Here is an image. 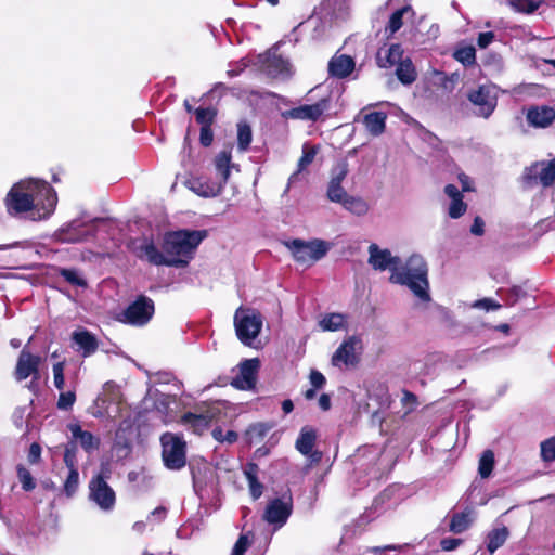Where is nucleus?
Returning a JSON list of instances; mask_svg holds the SVG:
<instances>
[{
  "instance_id": "f257e3e1",
  "label": "nucleus",
  "mask_w": 555,
  "mask_h": 555,
  "mask_svg": "<svg viewBox=\"0 0 555 555\" xmlns=\"http://www.w3.org/2000/svg\"><path fill=\"white\" fill-rule=\"evenodd\" d=\"M4 202L10 216L42 221L54 212L57 195L48 182L30 178L15 183Z\"/></svg>"
},
{
  "instance_id": "f03ea898",
  "label": "nucleus",
  "mask_w": 555,
  "mask_h": 555,
  "mask_svg": "<svg viewBox=\"0 0 555 555\" xmlns=\"http://www.w3.org/2000/svg\"><path fill=\"white\" fill-rule=\"evenodd\" d=\"M390 282L406 286L423 302L431 300L429 294L428 266L417 254L412 255L404 266H398L390 275Z\"/></svg>"
},
{
  "instance_id": "7ed1b4c3",
  "label": "nucleus",
  "mask_w": 555,
  "mask_h": 555,
  "mask_svg": "<svg viewBox=\"0 0 555 555\" xmlns=\"http://www.w3.org/2000/svg\"><path fill=\"white\" fill-rule=\"evenodd\" d=\"M206 236V230L170 232L164 237L163 249L168 258H178L181 261L178 268H183L193 258L194 251Z\"/></svg>"
},
{
  "instance_id": "20e7f679",
  "label": "nucleus",
  "mask_w": 555,
  "mask_h": 555,
  "mask_svg": "<svg viewBox=\"0 0 555 555\" xmlns=\"http://www.w3.org/2000/svg\"><path fill=\"white\" fill-rule=\"evenodd\" d=\"M285 246L292 253L295 261L306 267H310L322 259L331 249V244L320 238L311 241L295 238L286 242Z\"/></svg>"
},
{
  "instance_id": "39448f33",
  "label": "nucleus",
  "mask_w": 555,
  "mask_h": 555,
  "mask_svg": "<svg viewBox=\"0 0 555 555\" xmlns=\"http://www.w3.org/2000/svg\"><path fill=\"white\" fill-rule=\"evenodd\" d=\"M234 327L237 338L245 346H251L262 328L261 313L251 308L240 307L234 313Z\"/></svg>"
},
{
  "instance_id": "423d86ee",
  "label": "nucleus",
  "mask_w": 555,
  "mask_h": 555,
  "mask_svg": "<svg viewBox=\"0 0 555 555\" xmlns=\"http://www.w3.org/2000/svg\"><path fill=\"white\" fill-rule=\"evenodd\" d=\"M162 459L166 468L180 470L186 464V443L183 438L172 433L160 436Z\"/></svg>"
},
{
  "instance_id": "0eeeda50",
  "label": "nucleus",
  "mask_w": 555,
  "mask_h": 555,
  "mask_svg": "<svg viewBox=\"0 0 555 555\" xmlns=\"http://www.w3.org/2000/svg\"><path fill=\"white\" fill-rule=\"evenodd\" d=\"M154 312V301L145 295H140L122 310L118 320L132 326H144L151 321Z\"/></svg>"
},
{
  "instance_id": "6e6552de",
  "label": "nucleus",
  "mask_w": 555,
  "mask_h": 555,
  "mask_svg": "<svg viewBox=\"0 0 555 555\" xmlns=\"http://www.w3.org/2000/svg\"><path fill=\"white\" fill-rule=\"evenodd\" d=\"M107 476L99 474L89 481V500L102 512H112L116 504V493L105 480Z\"/></svg>"
},
{
  "instance_id": "1a4fd4ad",
  "label": "nucleus",
  "mask_w": 555,
  "mask_h": 555,
  "mask_svg": "<svg viewBox=\"0 0 555 555\" xmlns=\"http://www.w3.org/2000/svg\"><path fill=\"white\" fill-rule=\"evenodd\" d=\"M293 512V496L289 492L268 502L263 513V520L273 526L274 530L281 529L288 520Z\"/></svg>"
},
{
  "instance_id": "9d476101",
  "label": "nucleus",
  "mask_w": 555,
  "mask_h": 555,
  "mask_svg": "<svg viewBox=\"0 0 555 555\" xmlns=\"http://www.w3.org/2000/svg\"><path fill=\"white\" fill-rule=\"evenodd\" d=\"M363 346L359 336L352 335L345 339L332 356L334 366H354L360 361Z\"/></svg>"
},
{
  "instance_id": "9b49d317",
  "label": "nucleus",
  "mask_w": 555,
  "mask_h": 555,
  "mask_svg": "<svg viewBox=\"0 0 555 555\" xmlns=\"http://www.w3.org/2000/svg\"><path fill=\"white\" fill-rule=\"evenodd\" d=\"M522 181L527 188L538 184H542L544 188L551 186L555 182V158L547 163H535L527 168Z\"/></svg>"
},
{
  "instance_id": "f8f14e48",
  "label": "nucleus",
  "mask_w": 555,
  "mask_h": 555,
  "mask_svg": "<svg viewBox=\"0 0 555 555\" xmlns=\"http://www.w3.org/2000/svg\"><path fill=\"white\" fill-rule=\"evenodd\" d=\"M330 96H322L315 103L304 104L291 108L284 113V117L298 120L317 121L326 111L330 109Z\"/></svg>"
},
{
  "instance_id": "ddd939ff",
  "label": "nucleus",
  "mask_w": 555,
  "mask_h": 555,
  "mask_svg": "<svg viewBox=\"0 0 555 555\" xmlns=\"http://www.w3.org/2000/svg\"><path fill=\"white\" fill-rule=\"evenodd\" d=\"M193 488L201 500L207 499L217 490L216 470L207 465L192 470Z\"/></svg>"
},
{
  "instance_id": "4468645a",
  "label": "nucleus",
  "mask_w": 555,
  "mask_h": 555,
  "mask_svg": "<svg viewBox=\"0 0 555 555\" xmlns=\"http://www.w3.org/2000/svg\"><path fill=\"white\" fill-rule=\"evenodd\" d=\"M467 98L477 107L475 113L480 117L488 118L496 107V96L488 86L470 90Z\"/></svg>"
},
{
  "instance_id": "2eb2a0df",
  "label": "nucleus",
  "mask_w": 555,
  "mask_h": 555,
  "mask_svg": "<svg viewBox=\"0 0 555 555\" xmlns=\"http://www.w3.org/2000/svg\"><path fill=\"white\" fill-rule=\"evenodd\" d=\"M524 113L528 126L534 129H545L555 122V108L548 105H530Z\"/></svg>"
},
{
  "instance_id": "dca6fc26",
  "label": "nucleus",
  "mask_w": 555,
  "mask_h": 555,
  "mask_svg": "<svg viewBox=\"0 0 555 555\" xmlns=\"http://www.w3.org/2000/svg\"><path fill=\"white\" fill-rule=\"evenodd\" d=\"M369 264L377 271L390 270L391 273L400 266L401 260L392 256L389 249H382L373 243L369 246Z\"/></svg>"
},
{
  "instance_id": "f3484780",
  "label": "nucleus",
  "mask_w": 555,
  "mask_h": 555,
  "mask_svg": "<svg viewBox=\"0 0 555 555\" xmlns=\"http://www.w3.org/2000/svg\"><path fill=\"white\" fill-rule=\"evenodd\" d=\"M260 366V361L255 359H247L240 363L238 374L232 379L231 385L241 390H250L256 385L257 372Z\"/></svg>"
},
{
  "instance_id": "a211bd4d",
  "label": "nucleus",
  "mask_w": 555,
  "mask_h": 555,
  "mask_svg": "<svg viewBox=\"0 0 555 555\" xmlns=\"http://www.w3.org/2000/svg\"><path fill=\"white\" fill-rule=\"evenodd\" d=\"M315 441L317 431L310 426H304L295 443L296 450L307 456L311 463H319L322 459V453L313 450Z\"/></svg>"
},
{
  "instance_id": "6ab92c4d",
  "label": "nucleus",
  "mask_w": 555,
  "mask_h": 555,
  "mask_svg": "<svg viewBox=\"0 0 555 555\" xmlns=\"http://www.w3.org/2000/svg\"><path fill=\"white\" fill-rule=\"evenodd\" d=\"M40 362L41 358L39 356H34L24 348L21 351L16 363V379L24 380L29 376H34V378H39Z\"/></svg>"
},
{
  "instance_id": "aec40b11",
  "label": "nucleus",
  "mask_w": 555,
  "mask_h": 555,
  "mask_svg": "<svg viewBox=\"0 0 555 555\" xmlns=\"http://www.w3.org/2000/svg\"><path fill=\"white\" fill-rule=\"evenodd\" d=\"M184 185L196 195L205 198L218 196L223 188L221 183L203 177H191Z\"/></svg>"
},
{
  "instance_id": "412c9836",
  "label": "nucleus",
  "mask_w": 555,
  "mask_h": 555,
  "mask_svg": "<svg viewBox=\"0 0 555 555\" xmlns=\"http://www.w3.org/2000/svg\"><path fill=\"white\" fill-rule=\"evenodd\" d=\"M141 257H144L154 266H167L178 268L181 261L178 258H168L166 253H162L153 242H144L141 247Z\"/></svg>"
},
{
  "instance_id": "4be33fe9",
  "label": "nucleus",
  "mask_w": 555,
  "mask_h": 555,
  "mask_svg": "<svg viewBox=\"0 0 555 555\" xmlns=\"http://www.w3.org/2000/svg\"><path fill=\"white\" fill-rule=\"evenodd\" d=\"M264 69L272 77H288L291 64L288 60L276 54V51L269 50L263 61Z\"/></svg>"
},
{
  "instance_id": "5701e85b",
  "label": "nucleus",
  "mask_w": 555,
  "mask_h": 555,
  "mask_svg": "<svg viewBox=\"0 0 555 555\" xmlns=\"http://www.w3.org/2000/svg\"><path fill=\"white\" fill-rule=\"evenodd\" d=\"M354 60L346 54H335L328 62V74L335 78H346L354 69Z\"/></svg>"
},
{
  "instance_id": "b1692460",
  "label": "nucleus",
  "mask_w": 555,
  "mask_h": 555,
  "mask_svg": "<svg viewBox=\"0 0 555 555\" xmlns=\"http://www.w3.org/2000/svg\"><path fill=\"white\" fill-rule=\"evenodd\" d=\"M214 165L216 169V175L218 177L216 181L218 183H221L222 188H224L230 178L231 169L237 167L234 163H232L231 151L223 150L219 152L214 159Z\"/></svg>"
},
{
  "instance_id": "393cba45",
  "label": "nucleus",
  "mask_w": 555,
  "mask_h": 555,
  "mask_svg": "<svg viewBox=\"0 0 555 555\" xmlns=\"http://www.w3.org/2000/svg\"><path fill=\"white\" fill-rule=\"evenodd\" d=\"M72 339L77 346V350L82 357L87 358L93 354L99 347L96 337L87 330H77L72 334Z\"/></svg>"
},
{
  "instance_id": "a878e982",
  "label": "nucleus",
  "mask_w": 555,
  "mask_h": 555,
  "mask_svg": "<svg viewBox=\"0 0 555 555\" xmlns=\"http://www.w3.org/2000/svg\"><path fill=\"white\" fill-rule=\"evenodd\" d=\"M444 193L451 199L448 208V215L452 219L462 217L467 209L466 203L463 201L461 191L454 184H448L444 186Z\"/></svg>"
},
{
  "instance_id": "bb28decb",
  "label": "nucleus",
  "mask_w": 555,
  "mask_h": 555,
  "mask_svg": "<svg viewBox=\"0 0 555 555\" xmlns=\"http://www.w3.org/2000/svg\"><path fill=\"white\" fill-rule=\"evenodd\" d=\"M403 49L395 43L388 48H382L377 52V63L380 67L387 68L402 62Z\"/></svg>"
},
{
  "instance_id": "cd10ccee",
  "label": "nucleus",
  "mask_w": 555,
  "mask_h": 555,
  "mask_svg": "<svg viewBox=\"0 0 555 555\" xmlns=\"http://www.w3.org/2000/svg\"><path fill=\"white\" fill-rule=\"evenodd\" d=\"M211 422L208 414L185 413L181 417V424L192 429L194 434L201 435L206 430Z\"/></svg>"
},
{
  "instance_id": "c85d7f7f",
  "label": "nucleus",
  "mask_w": 555,
  "mask_h": 555,
  "mask_svg": "<svg viewBox=\"0 0 555 555\" xmlns=\"http://www.w3.org/2000/svg\"><path fill=\"white\" fill-rule=\"evenodd\" d=\"M317 155V149L314 146L304 145L302 155L298 160L297 170L291 175L284 193H287L299 177V173L305 170L314 159Z\"/></svg>"
},
{
  "instance_id": "c756f323",
  "label": "nucleus",
  "mask_w": 555,
  "mask_h": 555,
  "mask_svg": "<svg viewBox=\"0 0 555 555\" xmlns=\"http://www.w3.org/2000/svg\"><path fill=\"white\" fill-rule=\"evenodd\" d=\"M259 467L255 463H248L244 468V475L248 482L250 495L254 500H258L263 492V485L258 480Z\"/></svg>"
},
{
  "instance_id": "7c9ffc66",
  "label": "nucleus",
  "mask_w": 555,
  "mask_h": 555,
  "mask_svg": "<svg viewBox=\"0 0 555 555\" xmlns=\"http://www.w3.org/2000/svg\"><path fill=\"white\" fill-rule=\"evenodd\" d=\"M73 437L79 441L80 446L90 453L100 447V439L93 436L90 431L82 430L79 425L70 426Z\"/></svg>"
},
{
  "instance_id": "2f4dec72",
  "label": "nucleus",
  "mask_w": 555,
  "mask_h": 555,
  "mask_svg": "<svg viewBox=\"0 0 555 555\" xmlns=\"http://www.w3.org/2000/svg\"><path fill=\"white\" fill-rule=\"evenodd\" d=\"M366 130L374 137L380 135L385 131L386 114L373 112L366 114L363 118Z\"/></svg>"
},
{
  "instance_id": "473e14b6",
  "label": "nucleus",
  "mask_w": 555,
  "mask_h": 555,
  "mask_svg": "<svg viewBox=\"0 0 555 555\" xmlns=\"http://www.w3.org/2000/svg\"><path fill=\"white\" fill-rule=\"evenodd\" d=\"M86 225L82 220H73L68 225L62 230L63 240L66 242H80L83 241L89 234V231L80 230L81 227ZM93 235V233H91Z\"/></svg>"
},
{
  "instance_id": "72a5a7b5",
  "label": "nucleus",
  "mask_w": 555,
  "mask_h": 555,
  "mask_svg": "<svg viewBox=\"0 0 555 555\" xmlns=\"http://www.w3.org/2000/svg\"><path fill=\"white\" fill-rule=\"evenodd\" d=\"M474 518L475 516L473 509L455 513L453 514L450 521V530L454 533H462L469 528L474 521Z\"/></svg>"
},
{
  "instance_id": "f704fd0d",
  "label": "nucleus",
  "mask_w": 555,
  "mask_h": 555,
  "mask_svg": "<svg viewBox=\"0 0 555 555\" xmlns=\"http://www.w3.org/2000/svg\"><path fill=\"white\" fill-rule=\"evenodd\" d=\"M508 529L505 526L494 528L488 533V551L493 554L498 548H500L508 538Z\"/></svg>"
},
{
  "instance_id": "c9c22d12",
  "label": "nucleus",
  "mask_w": 555,
  "mask_h": 555,
  "mask_svg": "<svg viewBox=\"0 0 555 555\" xmlns=\"http://www.w3.org/2000/svg\"><path fill=\"white\" fill-rule=\"evenodd\" d=\"M346 317L341 313H330L324 315L319 325L322 331L325 332H335L345 327Z\"/></svg>"
},
{
  "instance_id": "e433bc0d",
  "label": "nucleus",
  "mask_w": 555,
  "mask_h": 555,
  "mask_svg": "<svg viewBox=\"0 0 555 555\" xmlns=\"http://www.w3.org/2000/svg\"><path fill=\"white\" fill-rule=\"evenodd\" d=\"M396 75L403 85H411L416 79L415 67L409 59L398 64Z\"/></svg>"
},
{
  "instance_id": "4c0bfd02",
  "label": "nucleus",
  "mask_w": 555,
  "mask_h": 555,
  "mask_svg": "<svg viewBox=\"0 0 555 555\" xmlns=\"http://www.w3.org/2000/svg\"><path fill=\"white\" fill-rule=\"evenodd\" d=\"M343 207L356 216H364L369 211L367 203L361 197L348 195L341 203Z\"/></svg>"
},
{
  "instance_id": "58836bf2",
  "label": "nucleus",
  "mask_w": 555,
  "mask_h": 555,
  "mask_svg": "<svg viewBox=\"0 0 555 555\" xmlns=\"http://www.w3.org/2000/svg\"><path fill=\"white\" fill-rule=\"evenodd\" d=\"M272 429V426L267 423H257L250 425L247 429V436L251 443H259Z\"/></svg>"
},
{
  "instance_id": "ea45409f",
  "label": "nucleus",
  "mask_w": 555,
  "mask_h": 555,
  "mask_svg": "<svg viewBox=\"0 0 555 555\" xmlns=\"http://www.w3.org/2000/svg\"><path fill=\"white\" fill-rule=\"evenodd\" d=\"M494 467V454L491 450H486L482 452L479 465H478V474L481 478H488Z\"/></svg>"
},
{
  "instance_id": "a19ab883",
  "label": "nucleus",
  "mask_w": 555,
  "mask_h": 555,
  "mask_svg": "<svg viewBox=\"0 0 555 555\" xmlns=\"http://www.w3.org/2000/svg\"><path fill=\"white\" fill-rule=\"evenodd\" d=\"M253 139L251 129L247 124H238L237 125V147L240 151H246Z\"/></svg>"
},
{
  "instance_id": "79ce46f5",
  "label": "nucleus",
  "mask_w": 555,
  "mask_h": 555,
  "mask_svg": "<svg viewBox=\"0 0 555 555\" xmlns=\"http://www.w3.org/2000/svg\"><path fill=\"white\" fill-rule=\"evenodd\" d=\"M409 12V8L404 7L397 11H395L389 18L388 25L386 27V33L389 35H393L397 33L403 25V15Z\"/></svg>"
},
{
  "instance_id": "37998d69",
  "label": "nucleus",
  "mask_w": 555,
  "mask_h": 555,
  "mask_svg": "<svg viewBox=\"0 0 555 555\" xmlns=\"http://www.w3.org/2000/svg\"><path fill=\"white\" fill-rule=\"evenodd\" d=\"M456 61L461 62L465 66L473 65L476 61V51L472 46L463 47L454 52Z\"/></svg>"
},
{
  "instance_id": "c03bdc74",
  "label": "nucleus",
  "mask_w": 555,
  "mask_h": 555,
  "mask_svg": "<svg viewBox=\"0 0 555 555\" xmlns=\"http://www.w3.org/2000/svg\"><path fill=\"white\" fill-rule=\"evenodd\" d=\"M60 275L64 278V280L74 285L79 287H86L87 281L80 275L79 271L75 269H61Z\"/></svg>"
},
{
  "instance_id": "a18cd8bd",
  "label": "nucleus",
  "mask_w": 555,
  "mask_h": 555,
  "mask_svg": "<svg viewBox=\"0 0 555 555\" xmlns=\"http://www.w3.org/2000/svg\"><path fill=\"white\" fill-rule=\"evenodd\" d=\"M196 121L202 126L205 127L206 125L211 126L215 117H216V111L214 108L207 107H198L194 111Z\"/></svg>"
},
{
  "instance_id": "49530a36",
  "label": "nucleus",
  "mask_w": 555,
  "mask_h": 555,
  "mask_svg": "<svg viewBox=\"0 0 555 555\" xmlns=\"http://www.w3.org/2000/svg\"><path fill=\"white\" fill-rule=\"evenodd\" d=\"M509 5L517 12L529 14L534 12L540 3L534 0H509Z\"/></svg>"
},
{
  "instance_id": "de8ad7c7",
  "label": "nucleus",
  "mask_w": 555,
  "mask_h": 555,
  "mask_svg": "<svg viewBox=\"0 0 555 555\" xmlns=\"http://www.w3.org/2000/svg\"><path fill=\"white\" fill-rule=\"evenodd\" d=\"M60 396H59V400H57V409L60 410H63V411H67L69 409H72V406L74 405L75 401H76V392H75V388L70 389V390H67V391H63V390H60Z\"/></svg>"
},
{
  "instance_id": "09e8293b",
  "label": "nucleus",
  "mask_w": 555,
  "mask_h": 555,
  "mask_svg": "<svg viewBox=\"0 0 555 555\" xmlns=\"http://www.w3.org/2000/svg\"><path fill=\"white\" fill-rule=\"evenodd\" d=\"M348 195L343 185H327L326 196L333 203L341 204Z\"/></svg>"
},
{
  "instance_id": "8fccbe9b",
  "label": "nucleus",
  "mask_w": 555,
  "mask_h": 555,
  "mask_svg": "<svg viewBox=\"0 0 555 555\" xmlns=\"http://www.w3.org/2000/svg\"><path fill=\"white\" fill-rule=\"evenodd\" d=\"M348 175V164L346 162L339 163L332 171L328 184L343 185V181Z\"/></svg>"
},
{
  "instance_id": "3c124183",
  "label": "nucleus",
  "mask_w": 555,
  "mask_h": 555,
  "mask_svg": "<svg viewBox=\"0 0 555 555\" xmlns=\"http://www.w3.org/2000/svg\"><path fill=\"white\" fill-rule=\"evenodd\" d=\"M79 485V474L77 468L76 469H69L68 476L64 482V491L67 494V496H72L78 489Z\"/></svg>"
},
{
  "instance_id": "603ef678",
  "label": "nucleus",
  "mask_w": 555,
  "mask_h": 555,
  "mask_svg": "<svg viewBox=\"0 0 555 555\" xmlns=\"http://www.w3.org/2000/svg\"><path fill=\"white\" fill-rule=\"evenodd\" d=\"M17 477L22 483V487L25 491H30L36 487L34 478L30 472L25 468L23 465L17 466Z\"/></svg>"
},
{
  "instance_id": "864d4df0",
  "label": "nucleus",
  "mask_w": 555,
  "mask_h": 555,
  "mask_svg": "<svg viewBox=\"0 0 555 555\" xmlns=\"http://www.w3.org/2000/svg\"><path fill=\"white\" fill-rule=\"evenodd\" d=\"M541 455L546 462L555 461V437H552L541 443Z\"/></svg>"
},
{
  "instance_id": "5fc2aeb1",
  "label": "nucleus",
  "mask_w": 555,
  "mask_h": 555,
  "mask_svg": "<svg viewBox=\"0 0 555 555\" xmlns=\"http://www.w3.org/2000/svg\"><path fill=\"white\" fill-rule=\"evenodd\" d=\"M77 446L74 442H70L66 446L64 452V463L68 469H76L77 459Z\"/></svg>"
},
{
  "instance_id": "6e6d98bb",
  "label": "nucleus",
  "mask_w": 555,
  "mask_h": 555,
  "mask_svg": "<svg viewBox=\"0 0 555 555\" xmlns=\"http://www.w3.org/2000/svg\"><path fill=\"white\" fill-rule=\"evenodd\" d=\"M53 384L56 389L63 390L65 385L64 362H57L53 365Z\"/></svg>"
},
{
  "instance_id": "4d7b16f0",
  "label": "nucleus",
  "mask_w": 555,
  "mask_h": 555,
  "mask_svg": "<svg viewBox=\"0 0 555 555\" xmlns=\"http://www.w3.org/2000/svg\"><path fill=\"white\" fill-rule=\"evenodd\" d=\"M168 509L165 506H158L147 516V522L151 525L162 524L167 517Z\"/></svg>"
},
{
  "instance_id": "13d9d810",
  "label": "nucleus",
  "mask_w": 555,
  "mask_h": 555,
  "mask_svg": "<svg viewBox=\"0 0 555 555\" xmlns=\"http://www.w3.org/2000/svg\"><path fill=\"white\" fill-rule=\"evenodd\" d=\"M212 437L221 442H228L233 443L237 440L238 435L233 430H228L225 434H223V430L221 428H215L212 430Z\"/></svg>"
},
{
  "instance_id": "bf43d9fd",
  "label": "nucleus",
  "mask_w": 555,
  "mask_h": 555,
  "mask_svg": "<svg viewBox=\"0 0 555 555\" xmlns=\"http://www.w3.org/2000/svg\"><path fill=\"white\" fill-rule=\"evenodd\" d=\"M309 379H310L312 387L315 389L323 388L326 383L324 375L317 370H311Z\"/></svg>"
},
{
  "instance_id": "052dcab7",
  "label": "nucleus",
  "mask_w": 555,
  "mask_h": 555,
  "mask_svg": "<svg viewBox=\"0 0 555 555\" xmlns=\"http://www.w3.org/2000/svg\"><path fill=\"white\" fill-rule=\"evenodd\" d=\"M199 141L203 146H209L214 141L211 126L201 127Z\"/></svg>"
},
{
  "instance_id": "680f3d73",
  "label": "nucleus",
  "mask_w": 555,
  "mask_h": 555,
  "mask_svg": "<svg viewBox=\"0 0 555 555\" xmlns=\"http://www.w3.org/2000/svg\"><path fill=\"white\" fill-rule=\"evenodd\" d=\"M248 545L249 542L247 535L242 534L233 547L232 555H244Z\"/></svg>"
},
{
  "instance_id": "e2e57ef3",
  "label": "nucleus",
  "mask_w": 555,
  "mask_h": 555,
  "mask_svg": "<svg viewBox=\"0 0 555 555\" xmlns=\"http://www.w3.org/2000/svg\"><path fill=\"white\" fill-rule=\"evenodd\" d=\"M494 39V34L492 31L480 33L478 36L477 43L479 48H487Z\"/></svg>"
},
{
  "instance_id": "0e129e2a",
  "label": "nucleus",
  "mask_w": 555,
  "mask_h": 555,
  "mask_svg": "<svg viewBox=\"0 0 555 555\" xmlns=\"http://www.w3.org/2000/svg\"><path fill=\"white\" fill-rule=\"evenodd\" d=\"M474 307L476 308H482L487 311L489 310H495V309H499L500 308V305L494 302L493 300L491 299H488V298H485V299H481V300H477L475 304H474Z\"/></svg>"
},
{
  "instance_id": "69168bd1",
  "label": "nucleus",
  "mask_w": 555,
  "mask_h": 555,
  "mask_svg": "<svg viewBox=\"0 0 555 555\" xmlns=\"http://www.w3.org/2000/svg\"><path fill=\"white\" fill-rule=\"evenodd\" d=\"M41 455V448L38 443L34 442L30 444L29 452H28V461L30 463H37Z\"/></svg>"
},
{
  "instance_id": "338daca9",
  "label": "nucleus",
  "mask_w": 555,
  "mask_h": 555,
  "mask_svg": "<svg viewBox=\"0 0 555 555\" xmlns=\"http://www.w3.org/2000/svg\"><path fill=\"white\" fill-rule=\"evenodd\" d=\"M460 544H461V540L460 539H454V538H446V539H442L441 542H440V545H441L443 551H453Z\"/></svg>"
},
{
  "instance_id": "774afa93",
  "label": "nucleus",
  "mask_w": 555,
  "mask_h": 555,
  "mask_svg": "<svg viewBox=\"0 0 555 555\" xmlns=\"http://www.w3.org/2000/svg\"><path fill=\"white\" fill-rule=\"evenodd\" d=\"M483 227H485V222L483 220L480 218V217H476L474 219V223L470 228V232L474 234V235H482L483 234Z\"/></svg>"
}]
</instances>
